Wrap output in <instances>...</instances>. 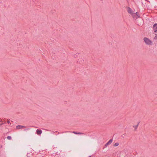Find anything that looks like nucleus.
Wrapping results in <instances>:
<instances>
[{
    "label": "nucleus",
    "instance_id": "1",
    "mask_svg": "<svg viewBox=\"0 0 157 157\" xmlns=\"http://www.w3.org/2000/svg\"><path fill=\"white\" fill-rule=\"evenodd\" d=\"M144 40L147 44L149 45L151 44L152 42L148 38L144 37Z\"/></svg>",
    "mask_w": 157,
    "mask_h": 157
},
{
    "label": "nucleus",
    "instance_id": "2",
    "mask_svg": "<svg viewBox=\"0 0 157 157\" xmlns=\"http://www.w3.org/2000/svg\"><path fill=\"white\" fill-rule=\"evenodd\" d=\"M26 128L25 126L23 125H17L16 127V129H21L25 128Z\"/></svg>",
    "mask_w": 157,
    "mask_h": 157
},
{
    "label": "nucleus",
    "instance_id": "3",
    "mask_svg": "<svg viewBox=\"0 0 157 157\" xmlns=\"http://www.w3.org/2000/svg\"><path fill=\"white\" fill-rule=\"evenodd\" d=\"M128 13L131 14L134 17V13H133L132 11V10L129 8H128Z\"/></svg>",
    "mask_w": 157,
    "mask_h": 157
},
{
    "label": "nucleus",
    "instance_id": "4",
    "mask_svg": "<svg viewBox=\"0 0 157 157\" xmlns=\"http://www.w3.org/2000/svg\"><path fill=\"white\" fill-rule=\"evenodd\" d=\"M153 30L155 32H156L157 31V24H154L153 27Z\"/></svg>",
    "mask_w": 157,
    "mask_h": 157
},
{
    "label": "nucleus",
    "instance_id": "5",
    "mask_svg": "<svg viewBox=\"0 0 157 157\" xmlns=\"http://www.w3.org/2000/svg\"><path fill=\"white\" fill-rule=\"evenodd\" d=\"M112 142H113V140L112 139L110 140H109L106 143V144H105V146H107V145H108L111 144V143Z\"/></svg>",
    "mask_w": 157,
    "mask_h": 157
},
{
    "label": "nucleus",
    "instance_id": "6",
    "mask_svg": "<svg viewBox=\"0 0 157 157\" xmlns=\"http://www.w3.org/2000/svg\"><path fill=\"white\" fill-rule=\"evenodd\" d=\"M42 132V131L41 130H39V129H37L36 130V133L38 135H40L41 134Z\"/></svg>",
    "mask_w": 157,
    "mask_h": 157
},
{
    "label": "nucleus",
    "instance_id": "7",
    "mask_svg": "<svg viewBox=\"0 0 157 157\" xmlns=\"http://www.w3.org/2000/svg\"><path fill=\"white\" fill-rule=\"evenodd\" d=\"M134 18H137L139 17V16H138V13L136 12L135 13H134Z\"/></svg>",
    "mask_w": 157,
    "mask_h": 157
},
{
    "label": "nucleus",
    "instance_id": "8",
    "mask_svg": "<svg viewBox=\"0 0 157 157\" xmlns=\"http://www.w3.org/2000/svg\"><path fill=\"white\" fill-rule=\"evenodd\" d=\"M138 124L137 125H134L133 126V128L135 129H136L137 127H138Z\"/></svg>",
    "mask_w": 157,
    "mask_h": 157
},
{
    "label": "nucleus",
    "instance_id": "9",
    "mask_svg": "<svg viewBox=\"0 0 157 157\" xmlns=\"http://www.w3.org/2000/svg\"><path fill=\"white\" fill-rule=\"evenodd\" d=\"M7 139L9 140H11L12 138L11 136H8L7 137Z\"/></svg>",
    "mask_w": 157,
    "mask_h": 157
},
{
    "label": "nucleus",
    "instance_id": "10",
    "mask_svg": "<svg viewBox=\"0 0 157 157\" xmlns=\"http://www.w3.org/2000/svg\"><path fill=\"white\" fill-rule=\"evenodd\" d=\"M119 145V143H115L114 145L115 147H116Z\"/></svg>",
    "mask_w": 157,
    "mask_h": 157
},
{
    "label": "nucleus",
    "instance_id": "11",
    "mask_svg": "<svg viewBox=\"0 0 157 157\" xmlns=\"http://www.w3.org/2000/svg\"><path fill=\"white\" fill-rule=\"evenodd\" d=\"M10 120H8V121H7V123L8 124H9L10 123Z\"/></svg>",
    "mask_w": 157,
    "mask_h": 157
},
{
    "label": "nucleus",
    "instance_id": "12",
    "mask_svg": "<svg viewBox=\"0 0 157 157\" xmlns=\"http://www.w3.org/2000/svg\"><path fill=\"white\" fill-rule=\"evenodd\" d=\"M73 133H74L75 134H77V133L75 132H73Z\"/></svg>",
    "mask_w": 157,
    "mask_h": 157
},
{
    "label": "nucleus",
    "instance_id": "13",
    "mask_svg": "<svg viewBox=\"0 0 157 157\" xmlns=\"http://www.w3.org/2000/svg\"><path fill=\"white\" fill-rule=\"evenodd\" d=\"M77 134H81V133L80 132H79L77 133Z\"/></svg>",
    "mask_w": 157,
    "mask_h": 157
},
{
    "label": "nucleus",
    "instance_id": "14",
    "mask_svg": "<svg viewBox=\"0 0 157 157\" xmlns=\"http://www.w3.org/2000/svg\"><path fill=\"white\" fill-rule=\"evenodd\" d=\"M1 124V125H2L3 124L2 123V124Z\"/></svg>",
    "mask_w": 157,
    "mask_h": 157
},
{
    "label": "nucleus",
    "instance_id": "15",
    "mask_svg": "<svg viewBox=\"0 0 157 157\" xmlns=\"http://www.w3.org/2000/svg\"><path fill=\"white\" fill-rule=\"evenodd\" d=\"M1 125V124H0V126Z\"/></svg>",
    "mask_w": 157,
    "mask_h": 157
},
{
    "label": "nucleus",
    "instance_id": "16",
    "mask_svg": "<svg viewBox=\"0 0 157 157\" xmlns=\"http://www.w3.org/2000/svg\"><path fill=\"white\" fill-rule=\"evenodd\" d=\"M156 37L157 38V35L156 36Z\"/></svg>",
    "mask_w": 157,
    "mask_h": 157
}]
</instances>
